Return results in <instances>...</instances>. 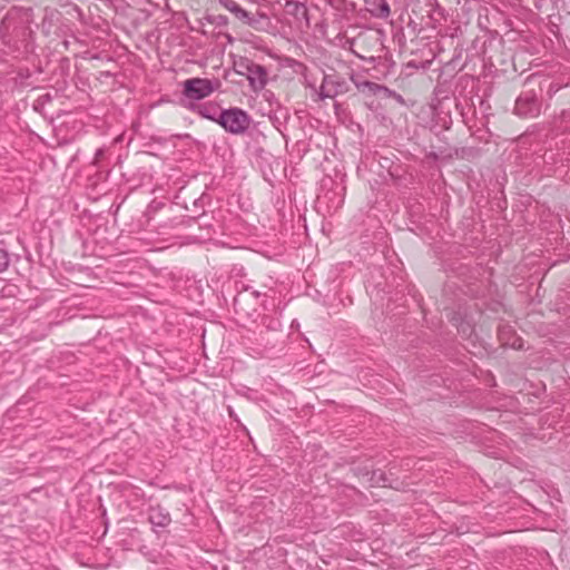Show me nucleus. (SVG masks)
Listing matches in <instances>:
<instances>
[{"label": "nucleus", "instance_id": "9d476101", "mask_svg": "<svg viewBox=\"0 0 570 570\" xmlns=\"http://www.w3.org/2000/svg\"><path fill=\"white\" fill-rule=\"evenodd\" d=\"M286 8H288L291 10V12L295 16L305 17L307 14L306 6L298 1H287Z\"/></svg>", "mask_w": 570, "mask_h": 570}, {"label": "nucleus", "instance_id": "f3484780", "mask_svg": "<svg viewBox=\"0 0 570 570\" xmlns=\"http://www.w3.org/2000/svg\"><path fill=\"white\" fill-rule=\"evenodd\" d=\"M255 71H259V72H263V71H265V70H264V68H263V67H261V66H257V67H256V70H255Z\"/></svg>", "mask_w": 570, "mask_h": 570}, {"label": "nucleus", "instance_id": "0eeeda50", "mask_svg": "<svg viewBox=\"0 0 570 570\" xmlns=\"http://www.w3.org/2000/svg\"><path fill=\"white\" fill-rule=\"evenodd\" d=\"M269 18L265 12H257L256 14H249L245 24L252 27L256 31H265L269 26Z\"/></svg>", "mask_w": 570, "mask_h": 570}, {"label": "nucleus", "instance_id": "f257e3e1", "mask_svg": "<svg viewBox=\"0 0 570 570\" xmlns=\"http://www.w3.org/2000/svg\"><path fill=\"white\" fill-rule=\"evenodd\" d=\"M217 121L228 131L233 134H239L247 129L249 126L248 115L238 109L232 108L219 112Z\"/></svg>", "mask_w": 570, "mask_h": 570}, {"label": "nucleus", "instance_id": "f8f14e48", "mask_svg": "<svg viewBox=\"0 0 570 570\" xmlns=\"http://www.w3.org/2000/svg\"><path fill=\"white\" fill-rule=\"evenodd\" d=\"M213 111L210 110L209 107H206V106H202L199 108V114L205 117V118H208V119H212V120H217L216 119V116L219 117V111L216 109V108H212Z\"/></svg>", "mask_w": 570, "mask_h": 570}, {"label": "nucleus", "instance_id": "1a4fd4ad", "mask_svg": "<svg viewBox=\"0 0 570 570\" xmlns=\"http://www.w3.org/2000/svg\"><path fill=\"white\" fill-rule=\"evenodd\" d=\"M149 519L153 524L158 527H165L170 521L169 515L167 513H163L160 509H153Z\"/></svg>", "mask_w": 570, "mask_h": 570}, {"label": "nucleus", "instance_id": "20e7f679", "mask_svg": "<svg viewBox=\"0 0 570 570\" xmlns=\"http://www.w3.org/2000/svg\"><path fill=\"white\" fill-rule=\"evenodd\" d=\"M367 10L372 16L386 19L391 14V9L385 0H364Z\"/></svg>", "mask_w": 570, "mask_h": 570}, {"label": "nucleus", "instance_id": "f03ea898", "mask_svg": "<svg viewBox=\"0 0 570 570\" xmlns=\"http://www.w3.org/2000/svg\"><path fill=\"white\" fill-rule=\"evenodd\" d=\"M218 87V81H212L205 78H193L185 81L184 94L187 98L199 100L209 96Z\"/></svg>", "mask_w": 570, "mask_h": 570}, {"label": "nucleus", "instance_id": "2eb2a0df", "mask_svg": "<svg viewBox=\"0 0 570 570\" xmlns=\"http://www.w3.org/2000/svg\"><path fill=\"white\" fill-rule=\"evenodd\" d=\"M535 495H537V499H542L543 497H547V500H549L551 498V494L548 491H546L543 488H541L540 490H537Z\"/></svg>", "mask_w": 570, "mask_h": 570}, {"label": "nucleus", "instance_id": "6e6552de", "mask_svg": "<svg viewBox=\"0 0 570 570\" xmlns=\"http://www.w3.org/2000/svg\"><path fill=\"white\" fill-rule=\"evenodd\" d=\"M246 80L254 91H259L266 85L265 73H247Z\"/></svg>", "mask_w": 570, "mask_h": 570}, {"label": "nucleus", "instance_id": "4468645a", "mask_svg": "<svg viewBox=\"0 0 570 570\" xmlns=\"http://www.w3.org/2000/svg\"><path fill=\"white\" fill-rule=\"evenodd\" d=\"M215 22L218 26H226L228 23V18L226 16L219 14L215 18Z\"/></svg>", "mask_w": 570, "mask_h": 570}, {"label": "nucleus", "instance_id": "423d86ee", "mask_svg": "<svg viewBox=\"0 0 570 570\" xmlns=\"http://www.w3.org/2000/svg\"><path fill=\"white\" fill-rule=\"evenodd\" d=\"M219 4L235 16L243 23L246 22L250 12L242 8L235 0H218Z\"/></svg>", "mask_w": 570, "mask_h": 570}, {"label": "nucleus", "instance_id": "dca6fc26", "mask_svg": "<svg viewBox=\"0 0 570 570\" xmlns=\"http://www.w3.org/2000/svg\"><path fill=\"white\" fill-rule=\"evenodd\" d=\"M559 89H560V86H554V85H552V83H551V85L549 86L548 94H549L550 96H552V95H554Z\"/></svg>", "mask_w": 570, "mask_h": 570}, {"label": "nucleus", "instance_id": "7ed1b4c3", "mask_svg": "<svg viewBox=\"0 0 570 570\" xmlns=\"http://www.w3.org/2000/svg\"><path fill=\"white\" fill-rule=\"evenodd\" d=\"M540 218V226L542 230H547L548 234L558 233L560 226V218L558 214H554L550 207L546 210L542 209Z\"/></svg>", "mask_w": 570, "mask_h": 570}, {"label": "nucleus", "instance_id": "ddd939ff", "mask_svg": "<svg viewBox=\"0 0 570 570\" xmlns=\"http://www.w3.org/2000/svg\"><path fill=\"white\" fill-rule=\"evenodd\" d=\"M9 264L8 255L3 249H0V273L3 272Z\"/></svg>", "mask_w": 570, "mask_h": 570}, {"label": "nucleus", "instance_id": "a211bd4d", "mask_svg": "<svg viewBox=\"0 0 570 570\" xmlns=\"http://www.w3.org/2000/svg\"><path fill=\"white\" fill-rule=\"evenodd\" d=\"M537 205H539V200H537ZM539 206L535 207L537 213L539 212Z\"/></svg>", "mask_w": 570, "mask_h": 570}, {"label": "nucleus", "instance_id": "39448f33", "mask_svg": "<svg viewBox=\"0 0 570 570\" xmlns=\"http://www.w3.org/2000/svg\"><path fill=\"white\" fill-rule=\"evenodd\" d=\"M335 73L325 75L321 86V95L323 97H333L344 90L341 85L335 86Z\"/></svg>", "mask_w": 570, "mask_h": 570}, {"label": "nucleus", "instance_id": "9b49d317", "mask_svg": "<svg viewBox=\"0 0 570 570\" xmlns=\"http://www.w3.org/2000/svg\"><path fill=\"white\" fill-rule=\"evenodd\" d=\"M532 105L528 106V101L524 98H519L515 101V112L520 116H525L529 111H531Z\"/></svg>", "mask_w": 570, "mask_h": 570}]
</instances>
